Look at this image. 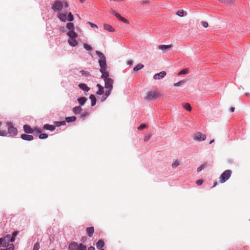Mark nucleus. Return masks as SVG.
<instances>
[{"instance_id":"f257e3e1","label":"nucleus","mask_w":250,"mask_h":250,"mask_svg":"<svg viewBox=\"0 0 250 250\" xmlns=\"http://www.w3.org/2000/svg\"><path fill=\"white\" fill-rule=\"evenodd\" d=\"M104 81L105 83V87L107 89V90L105 91L104 95L102 98V102L105 101L106 98L110 95L111 91L113 87V80L111 78L106 79L105 80H104Z\"/></svg>"},{"instance_id":"f03ea898","label":"nucleus","mask_w":250,"mask_h":250,"mask_svg":"<svg viewBox=\"0 0 250 250\" xmlns=\"http://www.w3.org/2000/svg\"><path fill=\"white\" fill-rule=\"evenodd\" d=\"M63 6L65 8H67L69 4L66 1L63 2L61 0H56L52 6V9L54 12H58L62 10Z\"/></svg>"},{"instance_id":"7ed1b4c3","label":"nucleus","mask_w":250,"mask_h":250,"mask_svg":"<svg viewBox=\"0 0 250 250\" xmlns=\"http://www.w3.org/2000/svg\"><path fill=\"white\" fill-rule=\"evenodd\" d=\"M69 38L68 40V42L70 45L72 46H76L78 45V42L76 40L77 34L73 30H70L67 33Z\"/></svg>"},{"instance_id":"20e7f679","label":"nucleus","mask_w":250,"mask_h":250,"mask_svg":"<svg viewBox=\"0 0 250 250\" xmlns=\"http://www.w3.org/2000/svg\"><path fill=\"white\" fill-rule=\"evenodd\" d=\"M232 171L230 170H226L224 171L219 177V182L221 183H225L230 177Z\"/></svg>"},{"instance_id":"39448f33","label":"nucleus","mask_w":250,"mask_h":250,"mask_svg":"<svg viewBox=\"0 0 250 250\" xmlns=\"http://www.w3.org/2000/svg\"><path fill=\"white\" fill-rule=\"evenodd\" d=\"M193 138L194 140L196 141H203L206 139V135L200 132H197L194 134Z\"/></svg>"},{"instance_id":"423d86ee","label":"nucleus","mask_w":250,"mask_h":250,"mask_svg":"<svg viewBox=\"0 0 250 250\" xmlns=\"http://www.w3.org/2000/svg\"><path fill=\"white\" fill-rule=\"evenodd\" d=\"M8 133L12 136H15L17 134V129L14 127L11 123H7Z\"/></svg>"},{"instance_id":"0eeeda50","label":"nucleus","mask_w":250,"mask_h":250,"mask_svg":"<svg viewBox=\"0 0 250 250\" xmlns=\"http://www.w3.org/2000/svg\"><path fill=\"white\" fill-rule=\"evenodd\" d=\"M10 235H7L4 238H1L0 239V246L2 247H5L8 246L9 242L10 241Z\"/></svg>"},{"instance_id":"6e6552de","label":"nucleus","mask_w":250,"mask_h":250,"mask_svg":"<svg viewBox=\"0 0 250 250\" xmlns=\"http://www.w3.org/2000/svg\"><path fill=\"white\" fill-rule=\"evenodd\" d=\"M96 53L100 59L99 61V63L104 64L105 62H106V58L105 56L99 51H96Z\"/></svg>"},{"instance_id":"1a4fd4ad","label":"nucleus","mask_w":250,"mask_h":250,"mask_svg":"<svg viewBox=\"0 0 250 250\" xmlns=\"http://www.w3.org/2000/svg\"><path fill=\"white\" fill-rule=\"evenodd\" d=\"M172 47L171 44L169 45H160L158 46V48L160 50H161L163 53H166L168 50H169Z\"/></svg>"},{"instance_id":"9d476101","label":"nucleus","mask_w":250,"mask_h":250,"mask_svg":"<svg viewBox=\"0 0 250 250\" xmlns=\"http://www.w3.org/2000/svg\"><path fill=\"white\" fill-rule=\"evenodd\" d=\"M79 244L77 242H71L68 246L69 250H79Z\"/></svg>"},{"instance_id":"9b49d317","label":"nucleus","mask_w":250,"mask_h":250,"mask_svg":"<svg viewBox=\"0 0 250 250\" xmlns=\"http://www.w3.org/2000/svg\"><path fill=\"white\" fill-rule=\"evenodd\" d=\"M156 95V93L155 91H149L148 92L147 95L146 97H145V99L146 100H150L152 99Z\"/></svg>"},{"instance_id":"f8f14e48","label":"nucleus","mask_w":250,"mask_h":250,"mask_svg":"<svg viewBox=\"0 0 250 250\" xmlns=\"http://www.w3.org/2000/svg\"><path fill=\"white\" fill-rule=\"evenodd\" d=\"M23 130L25 133L28 134L33 133L34 131V129H32L30 126L27 125H24Z\"/></svg>"},{"instance_id":"ddd939ff","label":"nucleus","mask_w":250,"mask_h":250,"mask_svg":"<svg viewBox=\"0 0 250 250\" xmlns=\"http://www.w3.org/2000/svg\"><path fill=\"white\" fill-rule=\"evenodd\" d=\"M21 138L24 140L32 141L34 139V137L31 135L23 134L21 135Z\"/></svg>"},{"instance_id":"4468645a","label":"nucleus","mask_w":250,"mask_h":250,"mask_svg":"<svg viewBox=\"0 0 250 250\" xmlns=\"http://www.w3.org/2000/svg\"><path fill=\"white\" fill-rule=\"evenodd\" d=\"M57 17L62 21H65L66 20V14L65 13H62L59 12L57 14Z\"/></svg>"},{"instance_id":"2eb2a0df","label":"nucleus","mask_w":250,"mask_h":250,"mask_svg":"<svg viewBox=\"0 0 250 250\" xmlns=\"http://www.w3.org/2000/svg\"><path fill=\"white\" fill-rule=\"evenodd\" d=\"M43 128L45 130H48L52 131L55 129V126L54 125L45 124L43 125Z\"/></svg>"},{"instance_id":"dca6fc26","label":"nucleus","mask_w":250,"mask_h":250,"mask_svg":"<svg viewBox=\"0 0 250 250\" xmlns=\"http://www.w3.org/2000/svg\"><path fill=\"white\" fill-rule=\"evenodd\" d=\"M86 231L89 237H91L94 232V228L93 227H87L86 229Z\"/></svg>"},{"instance_id":"f3484780","label":"nucleus","mask_w":250,"mask_h":250,"mask_svg":"<svg viewBox=\"0 0 250 250\" xmlns=\"http://www.w3.org/2000/svg\"><path fill=\"white\" fill-rule=\"evenodd\" d=\"M96 86L98 88V90L97 92V94L101 95L104 93V88L101 84H97Z\"/></svg>"},{"instance_id":"a211bd4d","label":"nucleus","mask_w":250,"mask_h":250,"mask_svg":"<svg viewBox=\"0 0 250 250\" xmlns=\"http://www.w3.org/2000/svg\"><path fill=\"white\" fill-rule=\"evenodd\" d=\"M116 17L120 21L125 23H129V21L125 18L122 17L118 13L116 14Z\"/></svg>"},{"instance_id":"6ab92c4d","label":"nucleus","mask_w":250,"mask_h":250,"mask_svg":"<svg viewBox=\"0 0 250 250\" xmlns=\"http://www.w3.org/2000/svg\"><path fill=\"white\" fill-rule=\"evenodd\" d=\"M104 28L105 30L109 32H113L115 31L114 29L110 25L108 24H104Z\"/></svg>"},{"instance_id":"aec40b11","label":"nucleus","mask_w":250,"mask_h":250,"mask_svg":"<svg viewBox=\"0 0 250 250\" xmlns=\"http://www.w3.org/2000/svg\"><path fill=\"white\" fill-rule=\"evenodd\" d=\"M82 108L80 106H76L73 108V111L75 114H80L82 111Z\"/></svg>"},{"instance_id":"412c9836","label":"nucleus","mask_w":250,"mask_h":250,"mask_svg":"<svg viewBox=\"0 0 250 250\" xmlns=\"http://www.w3.org/2000/svg\"><path fill=\"white\" fill-rule=\"evenodd\" d=\"M104 243L102 240H99L96 243V247L98 249H102V248L104 246Z\"/></svg>"},{"instance_id":"4be33fe9","label":"nucleus","mask_w":250,"mask_h":250,"mask_svg":"<svg viewBox=\"0 0 250 250\" xmlns=\"http://www.w3.org/2000/svg\"><path fill=\"white\" fill-rule=\"evenodd\" d=\"M99 65H100V67H101V68H100V72L102 73V74H103V73L107 72L106 70V62H105L104 64H102V63H100Z\"/></svg>"},{"instance_id":"5701e85b","label":"nucleus","mask_w":250,"mask_h":250,"mask_svg":"<svg viewBox=\"0 0 250 250\" xmlns=\"http://www.w3.org/2000/svg\"><path fill=\"white\" fill-rule=\"evenodd\" d=\"M54 125L56 127H59L61 125H64L66 124L65 121H56L54 122Z\"/></svg>"},{"instance_id":"b1692460","label":"nucleus","mask_w":250,"mask_h":250,"mask_svg":"<svg viewBox=\"0 0 250 250\" xmlns=\"http://www.w3.org/2000/svg\"><path fill=\"white\" fill-rule=\"evenodd\" d=\"M79 87L85 91H88L89 90V88L84 83H80L79 84Z\"/></svg>"},{"instance_id":"393cba45","label":"nucleus","mask_w":250,"mask_h":250,"mask_svg":"<svg viewBox=\"0 0 250 250\" xmlns=\"http://www.w3.org/2000/svg\"><path fill=\"white\" fill-rule=\"evenodd\" d=\"M89 99H90L91 102V106H94L96 103V98L95 96L93 95H91L89 97Z\"/></svg>"},{"instance_id":"a878e982","label":"nucleus","mask_w":250,"mask_h":250,"mask_svg":"<svg viewBox=\"0 0 250 250\" xmlns=\"http://www.w3.org/2000/svg\"><path fill=\"white\" fill-rule=\"evenodd\" d=\"M167 75L166 71H162L159 73H157V79H161L164 78Z\"/></svg>"},{"instance_id":"bb28decb","label":"nucleus","mask_w":250,"mask_h":250,"mask_svg":"<svg viewBox=\"0 0 250 250\" xmlns=\"http://www.w3.org/2000/svg\"><path fill=\"white\" fill-rule=\"evenodd\" d=\"M87 99L85 97H83L79 98L78 101L81 105H83L86 102Z\"/></svg>"},{"instance_id":"cd10ccee","label":"nucleus","mask_w":250,"mask_h":250,"mask_svg":"<svg viewBox=\"0 0 250 250\" xmlns=\"http://www.w3.org/2000/svg\"><path fill=\"white\" fill-rule=\"evenodd\" d=\"M76 120L75 116L68 117L65 118V122L67 123L73 122Z\"/></svg>"},{"instance_id":"c85d7f7f","label":"nucleus","mask_w":250,"mask_h":250,"mask_svg":"<svg viewBox=\"0 0 250 250\" xmlns=\"http://www.w3.org/2000/svg\"><path fill=\"white\" fill-rule=\"evenodd\" d=\"M144 67V65L142 64H137L133 69V70L134 71H137L141 69L142 68Z\"/></svg>"},{"instance_id":"c756f323","label":"nucleus","mask_w":250,"mask_h":250,"mask_svg":"<svg viewBox=\"0 0 250 250\" xmlns=\"http://www.w3.org/2000/svg\"><path fill=\"white\" fill-rule=\"evenodd\" d=\"M183 107L188 111H191V107L188 103H185L183 104Z\"/></svg>"},{"instance_id":"7c9ffc66","label":"nucleus","mask_w":250,"mask_h":250,"mask_svg":"<svg viewBox=\"0 0 250 250\" xmlns=\"http://www.w3.org/2000/svg\"><path fill=\"white\" fill-rule=\"evenodd\" d=\"M180 165V161L179 160L175 161L171 165L173 168L177 167Z\"/></svg>"},{"instance_id":"2f4dec72","label":"nucleus","mask_w":250,"mask_h":250,"mask_svg":"<svg viewBox=\"0 0 250 250\" xmlns=\"http://www.w3.org/2000/svg\"><path fill=\"white\" fill-rule=\"evenodd\" d=\"M74 27V24L72 22H69L67 24L66 27L69 30H73Z\"/></svg>"},{"instance_id":"473e14b6","label":"nucleus","mask_w":250,"mask_h":250,"mask_svg":"<svg viewBox=\"0 0 250 250\" xmlns=\"http://www.w3.org/2000/svg\"><path fill=\"white\" fill-rule=\"evenodd\" d=\"M109 74L108 72H104L102 74V78L104 79V80L106 79H110L108 78Z\"/></svg>"},{"instance_id":"72a5a7b5","label":"nucleus","mask_w":250,"mask_h":250,"mask_svg":"<svg viewBox=\"0 0 250 250\" xmlns=\"http://www.w3.org/2000/svg\"><path fill=\"white\" fill-rule=\"evenodd\" d=\"M207 167V164H203L198 167L197 169V172H199L201 171L204 168Z\"/></svg>"},{"instance_id":"f704fd0d","label":"nucleus","mask_w":250,"mask_h":250,"mask_svg":"<svg viewBox=\"0 0 250 250\" xmlns=\"http://www.w3.org/2000/svg\"><path fill=\"white\" fill-rule=\"evenodd\" d=\"M188 73V69H184L179 72L178 75L186 74Z\"/></svg>"},{"instance_id":"c9c22d12","label":"nucleus","mask_w":250,"mask_h":250,"mask_svg":"<svg viewBox=\"0 0 250 250\" xmlns=\"http://www.w3.org/2000/svg\"><path fill=\"white\" fill-rule=\"evenodd\" d=\"M18 232L17 231H15L12 233V237H10V241L11 242H14L15 240V238L17 236Z\"/></svg>"},{"instance_id":"e433bc0d","label":"nucleus","mask_w":250,"mask_h":250,"mask_svg":"<svg viewBox=\"0 0 250 250\" xmlns=\"http://www.w3.org/2000/svg\"><path fill=\"white\" fill-rule=\"evenodd\" d=\"M48 137V135L46 133H41L39 138L41 139H46Z\"/></svg>"},{"instance_id":"4c0bfd02","label":"nucleus","mask_w":250,"mask_h":250,"mask_svg":"<svg viewBox=\"0 0 250 250\" xmlns=\"http://www.w3.org/2000/svg\"><path fill=\"white\" fill-rule=\"evenodd\" d=\"M79 250H86V247L83 244L81 243L79 244Z\"/></svg>"},{"instance_id":"58836bf2","label":"nucleus","mask_w":250,"mask_h":250,"mask_svg":"<svg viewBox=\"0 0 250 250\" xmlns=\"http://www.w3.org/2000/svg\"><path fill=\"white\" fill-rule=\"evenodd\" d=\"M176 14L180 17H182L184 16V11L183 10H178Z\"/></svg>"},{"instance_id":"ea45409f","label":"nucleus","mask_w":250,"mask_h":250,"mask_svg":"<svg viewBox=\"0 0 250 250\" xmlns=\"http://www.w3.org/2000/svg\"><path fill=\"white\" fill-rule=\"evenodd\" d=\"M83 47H84V49H85L86 50H88V51L92 50V47L88 44L85 43L83 45Z\"/></svg>"},{"instance_id":"a19ab883","label":"nucleus","mask_w":250,"mask_h":250,"mask_svg":"<svg viewBox=\"0 0 250 250\" xmlns=\"http://www.w3.org/2000/svg\"><path fill=\"white\" fill-rule=\"evenodd\" d=\"M67 20L68 21H72L74 20L73 16L72 15V14H71V12H70L68 14Z\"/></svg>"},{"instance_id":"79ce46f5","label":"nucleus","mask_w":250,"mask_h":250,"mask_svg":"<svg viewBox=\"0 0 250 250\" xmlns=\"http://www.w3.org/2000/svg\"><path fill=\"white\" fill-rule=\"evenodd\" d=\"M40 244L39 242H37L35 244L33 250H39L40 249Z\"/></svg>"},{"instance_id":"37998d69","label":"nucleus","mask_w":250,"mask_h":250,"mask_svg":"<svg viewBox=\"0 0 250 250\" xmlns=\"http://www.w3.org/2000/svg\"><path fill=\"white\" fill-rule=\"evenodd\" d=\"M8 248H6V249H1V250H14V246L13 244H11L10 245H8Z\"/></svg>"},{"instance_id":"c03bdc74","label":"nucleus","mask_w":250,"mask_h":250,"mask_svg":"<svg viewBox=\"0 0 250 250\" xmlns=\"http://www.w3.org/2000/svg\"><path fill=\"white\" fill-rule=\"evenodd\" d=\"M184 81H180L177 83H174V86H179L180 85H181V84H183L184 83Z\"/></svg>"},{"instance_id":"a18cd8bd","label":"nucleus","mask_w":250,"mask_h":250,"mask_svg":"<svg viewBox=\"0 0 250 250\" xmlns=\"http://www.w3.org/2000/svg\"><path fill=\"white\" fill-rule=\"evenodd\" d=\"M147 126H146V124H141L139 126H138L137 127V129L138 130H142V129H143L145 128H146Z\"/></svg>"},{"instance_id":"49530a36","label":"nucleus","mask_w":250,"mask_h":250,"mask_svg":"<svg viewBox=\"0 0 250 250\" xmlns=\"http://www.w3.org/2000/svg\"><path fill=\"white\" fill-rule=\"evenodd\" d=\"M201 24L205 28H207L208 26V23L206 21H202Z\"/></svg>"},{"instance_id":"de8ad7c7","label":"nucleus","mask_w":250,"mask_h":250,"mask_svg":"<svg viewBox=\"0 0 250 250\" xmlns=\"http://www.w3.org/2000/svg\"><path fill=\"white\" fill-rule=\"evenodd\" d=\"M88 23L90 25V26L92 27V28H94V27H96V28H98V26L96 24H95L91 22H88Z\"/></svg>"},{"instance_id":"09e8293b","label":"nucleus","mask_w":250,"mask_h":250,"mask_svg":"<svg viewBox=\"0 0 250 250\" xmlns=\"http://www.w3.org/2000/svg\"><path fill=\"white\" fill-rule=\"evenodd\" d=\"M80 72L82 73V75H86V76H88V75H90L89 73L87 71H81Z\"/></svg>"},{"instance_id":"8fccbe9b","label":"nucleus","mask_w":250,"mask_h":250,"mask_svg":"<svg viewBox=\"0 0 250 250\" xmlns=\"http://www.w3.org/2000/svg\"><path fill=\"white\" fill-rule=\"evenodd\" d=\"M203 183V180L202 179H200V180H198L196 182V183L198 185H201Z\"/></svg>"},{"instance_id":"3c124183","label":"nucleus","mask_w":250,"mask_h":250,"mask_svg":"<svg viewBox=\"0 0 250 250\" xmlns=\"http://www.w3.org/2000/svg\"><path fill=\"white\" fill-rule=\"evenodd\" d=\"M150 138V135H146L144 138V141H147Z\"/></svg>"},{"instance_id":"603ef678","label":"nucleus","mask_w":250,"mask_h":250,"mask_svg":"<svg viewBox=\"0 0 250 250\" xmlns=\"http://www.w3.org/2000/svg\"><path fill=\"white\" fill-rule=\"evenodd\" d=\"M110 12L112 14L114 15V16H116V14H117L118 13L116 12L113 9H111L110 10Z\"/></svg>"},{"instance_id":"864d4df0","label":"nucleus","mask_w":250,"mask_h":250,"mask_svg":"<svg viewBox=\"0 0 250 250\" xmlns=\"http://www.w3.org/2000/svg\"><path fill=\"white\" fill-rule=\"evenodd\" d=\"M34 131H36L38 133H40L42 132L41 129L38 128H35Z\"/></svg>"},{"instance_id":"5fc2aeb1","label":"nucleus","mask_w":250,"mask_h":250,"mask_svg":"<svg viewBox=\"0 0 250 250\" xmlns=\"http://www.w3.org/2000/svg\"><path fill=\"white\" fill-rule=\"evenodd\" d=\"M88 250H95V248L93 246H90L88 248Z\"/></svg>"},{"instance_id":"6e6d98bb","label":"nucleus","mask_w":250,"mask_h":250,"mask_svg":"<svg viewBox=\"0 0 250 250\" xmlns=\"http://www.w3.org/2000/svg\"><path fill=\"white\" fill-rule=\"evenodd\" d=\"M110 0L114 1L121 2V1H123L124 0Z\"/></svg>"},{"instance_id":"4d7b16f0","label":"nucleus","mask_w":250,"mask_h":250,"mask_svg":"<svg viewBox=\"0 0 250 250\" xmlns=\"http://www.w3.org/2000/svg\"><path fill=\"white\" fill-rule=\"evenodd\" d=\"M234 109L235 108L234 107H231L230 109V111L231 112H233L234 111Z\"/></svg>"},{"instance_id":"13d9d810","label":"nucleus","mask_w":250,"mask_h":250,"mask_svg":"<svg viewBox=\"0 0 250 250\" xmlns=\"http://www.w3.org/2000/svg\"><path fill=\"white\" fill-rule=\"evenodd\" d=\"M60 30H61L62 32H64V27H60Z\"/></svg>"},{"instance_id":"bf43d9fd","label":"nucleus","mask_w":250,"mask_h":250,"mask_svg":"<svg viewBox=\"0 0 250 250\" xmlns=\"http://www.w3.org/2000/svg\"><path fill=\"white\" fill-rule=\"evenodd\" d=\"M214 142V140H211L210 142H209V144H211L212 143H213Z\"/></svg>"},{"instance_id":"052dcab7","label":"nucleus","mask_w":250,"mask_h":250,"mask_svg":"<svg viewBox=\"0 0 250 250\" xmlns=\"http://www.w3.org/2000/svg\"><path fill=\"white\" fill-rule=\"evenodd\" d=\"M156 78H157V76H156V74H155V75H154V76H153V78H154V79H156Z\"/></svg>"},{"instance_id":"680f3d73","label":"nucleus","mask_w":250,"mask_h":250,"mask_svg":"<svg viewBox=\"0 0 250 250\" xmlns=\"http://www.w3.org/2000/svg\"><path fill=\"white\" fill-rule=\"evenodd\" d=\"M84 1H85L84 0H80V2H81V3L84 2Z\"/></svg>"},{"instance_id":"e2e57ef3","label":"nucleus","mask_w":250,"mask_h":250,"mask_svg":"<svg viewBox=\"0 0 250 250\" xmlns=\"http://www.w3.org/2000/svg\"><path fill=\"white\" fill-rule=\"evenodd\" d=\"M219 1H220L221 2H223V0H218Z\"/></svg>"},{"instance_id":"0e129e2a","label":"nucleus","mask_w":250,"mask_h":250,"mask_svg":"<svg viewBox=\"0 0 250 250\" xmlns=\"http://www.w3.org/2000/svg\"><path fill=\"white\" fill-rule=\"evenodd\" d=\"M82 116L83 117L85 116V115H82Z\"/></svg>"},{"instance_id":"69168bd1","label":"nucleus","mask_w":250,"mask_h":250,"mask_svg":"<svg viewBox=\"0 0 250 250\" xmlns=\"http://www.w3.org/2000/svg\"><path fill=\"white\" fill-rule=\"evenodd\" d=\"M82 116L83 117L85 116V115H82Z\"/></svg>"},{"instance_id":"338daca9","label":"nucleus","mask_w":250,"mask_h":250,"mask_svg":"<svg viewBox=\"0 0 250 250\" xmlns=\"http://www.w3.org/2000/svg\"><path fill=\"white\" fill-rule=\"evenodd\" d=\"M100 250H104V249H100Z\"/></svg>"},{"instance_id":"774afa93","label":"nucleus","mask_w":250,"mask_h":250,"mask_svg":"<svg viewBox=\"0 0 250 250\" xmlns=\"http://www.w3.org/2000/svg\"><path fill=\"white\" fill-rule=\"evenodd\" d=\"M1 247V246H0V248Z\"/></svg>"}]
</instances>
